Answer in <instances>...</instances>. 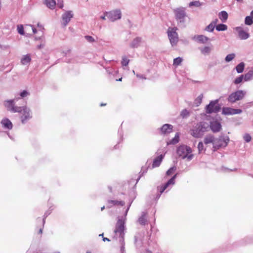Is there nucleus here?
<instances>
[{"instance_id":"obj_37","label":"nucleus","mask_w":253,"mask_h":253,"mask_svg":"<svg viewBox=\"0 0 253 253\" xmlns=\"http://www.w3.org/2000/svg\"><path fill=\"white\" fill-rule=\"evenodd\" d=\"M182 61V58L178 57L173 60V65L177 66L179 65Z\"/></svg>"},{"instance_id":"obj_27","label":"nucleus","mask_w":253,"mask_h":253,"mask_svg":"<svg viewBox=\"0 0 253 253\" xmlns=\"http://www.w3.org/2000/svg\"><path fill=\"white\" fill-rule=\"evenodd\" d=\"M228 13L225 11H222L218 13V17L222 22H225L228 18Z\"/></svg>"},{"instance_id":"obj_18","label":"nucleus","mask_w":253,"mask_h":253,"mask_svg":"<svg viewBox=\"0 0 253 253\" xmlns=\"http://www.w3.org/2000/svg\"><path fill=\"white\" fill-rule=\"evenodd\" d=\"M215 141V138L212 134L207 135L204 138L203 142L206 145L209 144H212V150H214V143Z\"/></svg>"},{"instance_id":"obj_48","label":"nucleus","mask_w":253,"mask_h":253,"mask_svg":"<svg viewBox=\"0 0 253 253\" xmlns=\"http://www.w3.org/2000/svg\"><path fill=\"white\" fill-rule=\"evenodd\" d=\"M84 38L88 42L90 43L93 42L95 41L94 39L92 37L90 36H85L84 37Z\"/></svg>"},{"instance_id":"obj_21","label":"nucleus","mask_w":253,"mask_h":253,"mask_svg":"<svg viewBox=\"0 0 253 253\" xmlns=\"http://www.w3.org/2000/svg\"><path fill=\"white\" fill-rule=\"evenodd\" d=\"M164 157V155L163 154H161L160 156L156 157L153 161L152 167L156 168L159 167Z\"/></svg>"},{"instance_id":"obj_31","label":"nucleus","mask_w":253,"mask_h":253,"mask_svg":"<svg viewBox=\"0 0 253 253\" xmlns=\"http://www.w3.org/2000/svg\"><path fill=\"white\" fill-rule=\"evenodd\" d=\"M216 30L218 31H223L227 29V26L223 24H219L216 26Z\"/></svg>"},{"instance_id":"obj_54","label":"nucleus","mask_w":253,"mask_h":253,"mask_svg":"<svg viewBox=\"0 0 253 253\" xmlns=\"http://www.w3.org/2000/svg\"><path fill=\"white\" fill-rule=\"evenodd\" d=\"M43 47H44L43 44H40V45H38L37 46V48L39 49H41V48H43Z\"/></svg>"},{"instance_id":"obj_14","label":"nucleus","mask_w":253,"mask_h":253,"mask_svg":"<svg viewBox=\"0 0 253 253\" xmlns=\"http://www.w3.org/2000/svg\"><path fill=\"white\" fill-rule=\"evenodd\" d=\"M73 17V14L72 11H67L62 15L63 22L62 23L63 27H66L71 18Z\"/></svg>"},{"instance_id":"obj_56","label":"nucleus","mask_w":253,"mask_h":253,"mask_svg":"<svg viewBox=\"0 0 253 253\" xmlns=\"http://www.w3.org/2000/svg\"><path fill=\"white\" fill-rule=\"evenodd\" d=\"M103 241L104 242H105L106 241H110V240L109 238H105V237H103Z\"/></svg>"},{"instance_id":"obj_4","label":"nucleus","mask_w":253,"mask_h":253,"mask_svg":"<svg viewBox=\"0 0 253 253\" xmlns=\"http://www.w3.org/2000/svg\"><path fill=\"white\" fill-rule=\"evenodd\" d=\"M210 130L209 124L205 122L197 124L190 131V134L195 138L201 137L205 132Z\"/></svg>"},{"instance_id":"obj_29","label":"nucleus","mask_w":253,"mask_h":253,"mask_svg":"<svg viewBox=\"0 0 253 253\" xmlns=\"http://www.w3.org/2000/svg\"><path fill=\"white\" fill-rule=\"evenodd\" d=\"M244 80L246 82L251 81L253 79V69L250 70L244 76Z\"/></svg>"},{"instance_id":"obj_32","label":"nucleus","mask_w":253,"mask_h":253,"mask_svg":"<svg viewBox=\"0 0 253 253\" xmlns=\"http://www.w3.org/2000/svg\"><path fill=\"white\" fill-rule=\"evenodd\" d=\"M253 23V17L250 16H247L245 19V24L247 25L250 26Z\"/></svg>"},{"instance_id":"obj_51","label":"nucleus","mask_w":253,"mask_h":253,"mask_svg":"<svg viewBox=\"0 0 253 253\" xmlns=\"http://www.w3.org/2000/svg\"><path fill=\"white\" fill-rule=\"evenodd\" d=\"M0 47L2 49H6L9 48V45H0Z\"/></svg>"},{"instance_id":"obj_25","label":"nucleus","mask_w":253,"mask_h":253,"mask_svg":"<svg viewBox=\"0 0 253 253\" xmlns=\"http://www.w3.org/2000/svg\"><path fill=\"white\" fill-rule=\"evenodd\" d=\"M179 136L178 133H176L174 138L172 139L167 141V145H169L171 144H175L179 142Z\"/></svg>"},{"instance_id":"obj_1","label":"nucleus","mask_w":253,"mask_h":253,"mask_svg":"<svg viewBox=\"0 0 253 253\" xmlns=\"http://www.w3.org/2000/svg\"><path fill=\"white\" fill-rule=\"evenodd\" d=\"M20 99V97H14L13 99L5 100L3 105L11 112L19 113L21 123L25 124L32 118L33 114L31 110L27 106H18L16 105Z\"/></svg>"},{"instance_id":"obj_11","label":"nucleus","mask_w":253,"mask_h":253,"mask_svg":"<svg viewBox=\"0 0 253 253\" xmlns=\"http://www.w3.org/2000/svg\"><path fill=\"white\" fill-rule=\"evenodd\" d=\"M220 107L217 104V100L211 101L206 107V112L209 114L217 113L219 111Z\"/></svg>"},{"instance_id":"obj_6","label":"nucleus","mask_w":253,"mask_h":253,"mask_svg":"<svg viewBox=\"0 0 253 253\" xmlns=\"http://www.w3.org/2000/svg\"><path fill=\"white\" fill-rule=\"evenodd\" d=\"M229 141V138L227 136L221 135L217 138H215L214 143V150L215 151L220 147H226Z\"/></svg>"},{"instance_id":"obj_28","label":"nucleus","mask_w":253,"mask_h":253,"mask_svg":"<svg viewBox=\"0 0 253 253\" xmlns=\"http://www.w3.org/2000/svg\"><path fill=\"white\" fill-rule=\"evenodd\" d=\"M44 3L50 9H53L56 5L55 0H44Z\"/></svg>"},{"instance_id":"obj_63","label":"nucleus","mask_w":253,"mask_h":253,"mask_svg":"<svg viewBox=\"0 0 253 253\" xmlns=\"http://www.w3.org/2000/svg\"><path fill=\"white\" fill-rule=\"evenodd\" d=\"M99 236H102V237H103V233L99 234Z\"/></svg>"},{"instance_id":"obj_16","label":"nucleus","mask_w":253,"mask_h":253,"mask_svg":"<svg viewBox=\"0 0 253 253\" xmlns=\"http://www.w3.org/2000/svg\"><path fill=\"white\" fill-rule=\"evenodd\" d=\"M173 126L170 124H165L160 128V133L167 135L172 131Z\"/></svg>"},{"instance_id":"obj_5","label":"nucleus","mask_w":253,"mask_h":253,"mask_svg":"<svg viewBox=\"0 0 253 253\" xmlns=\"http://www.w3.org/2000/svg\"><path fill=\"white\" fill-rule=\"evenodd\" d=\"M192 149L185 145H181L177 147L176 153L177 155L182 159H187V161H191L194 157L192 154Z\"/></svg>"},{"instance_id":"obj_17","label":"nucleus","mask_w":253,"mask_h":253,"mask_svg":"<svg viewBox=\"0 0 253 253\" xmlns=\"http://www.w3.org/2000/svg\"><path fill=\"white\" fill-rule=\"evenodd\" d=\"M3 128L4 129L10 130L12 128L13 125L11 122L6 118H3L0 122Z\"/></svg>"},{"instance_id":"obj_23","label":"nucleus","mask_w":253,"mask_h":253,"mask_svg":"<svg viewBox=\"0 0 253 253\" xmlns=\"http://www.w3.org/2000/svg\"><path fill=\"white\" fill-rule=\"evenodd\" d=\"M31 61V58L30 55L28 54L23 55L21 59V63L22 65H26L29 64Z\"/></svg>"},{"instance_id":"obj_55","label":"nucleus","mask_w":253,"mask_h":253,"mask_svg":"<svg viewBox=\"0 0 253 253\" xmlns=\"http://www.w3.org/2000/svg\"><path fill=\"white\" fill-rule=\"evenodd\" d=\"M104 67L106 69V72L110 74V68L109 67H106L105 66H104Z\"/></svg>"},{"instance_id":"obj_15","label":"nucleus","mask_w":253,"mask_h":253,"mask_svg":"<svg viewBox=\"0 0 253 253\" xmlns=\"http://www.w3.org/2000/svg\"><path fill=\"white\" fill-rule=\"evenodd\" d=\"M242 112L241 109H233L230 107H224L222 109V114L227 115L239 114Z\"/></svg>"},{"instance_id":"obj_26","label":"nucleus","mask_w":253,"mask_h":253,"mask_svg":"<svg viewBox=\"0 0 253 253\" xmlns=\"http://www.w3.org/2000/svg\"><path fill=\"white\" fill-rule=\"evenodd\" d=\"M141 42V38L137 37L132 41L130 43V46L133 48H136L139 46Z\"/></svg>"},{"instance_id":"obj_19","label":"nucleus","mask_w":253,"mask_h":253,"mask_svg":"<svg viewBox=\"0 0 253 253\" xmlns=\"http://www.w3.org/2000/svg\"><path fill=\"white\" fill-rule=\"evenodd\" d=\"M122 12L120 9H116L112 11V22L120 19Z\"/></svg>"},{"instance_id":"obj_42","label":"nucleus","mask_w":253,"mask_h":253,"mask_svg":"<svg viewBox=\"0 0 253 253\" xmlns=\"http://www.w3.org/2000/svg\"><path fill=\"white\" fill-rule=\"evenodd\" d=\"M129 60L127 58L126 56H124L122 58V65L123 66H126L128 64Z\"/></svg>"},{"instance_id":"obj_35","label":"nucleus","mask_w":253,"mask_h":253,"mask_svg":"<svg viewBox=\"0 0 253 253\" xmlns=\"http://www.w3.org/2000/svg\"><path fill=\"white\" fill-rule=\"evenodd\" d=\"M198 149L199 153H201L203 151L205 152L206 151V148H205L204 146V142H199L198 144Z\"/></svg>"},{"instance_id":"obj_38","label":"nucleus","mask_w":253,"mask_h":253,"mask_svg":"<svg viewBox=\"0 0 253 253\" xmlns=\"http://www.w3.org/2000/svg\"><path fill=\"white\" fill-rule=\"evenodd\" d=\"M29 94V93L27 90H23L22 92H20L19 95H20V99L19 100H22L21 98H24L26 96H27ZM15 97H19V96H15Z\"/></svg>"},{"instance_id":"obj_22","label":"nucleus","mask_w":253,"mask_h":253,"mask_svg":"<svg viewBox=\"0 0 253 253\" xmlns=\"http://www.w3.org/2000/svg\"><path fill=\"white\" fill-rule=\"evenodd\" d=\"M201 53L204 55H209L212 50V47L209 46L199 48Z\"/></svg>"},{"instance_id":"obj_7","label":"nucleus","mask_w":253,"mask_h":253,"mask_svg":"<svg viewBox=\"0 0 253 253\" xmlns=\"http://www.w3.org/2000/svg\"><path fill=\"white\" fill-rule=\"evenodd\" d=\"M177 28L176 27L169 28L168 30V35L170 44L172 46L176 45L178 42V36L176 33Z\"/></svg>"},{"instance_id":"obj_58","label":"nucleus","mask_w":253,"mask_h":253,"mask_svg":"<svg viewBox=\"0 0 253 253\" xmlns=\"http://www.w3.org/2000/svg\"><path fill=\"white\" fill-rule=\"evenodd\" d=\"M39 233L40 234H42V228H41L40 230H39Z\"/></svg>"},{"instance_id":"obj_34","label":"nucleus","mask_w":253,"mask_h":253,"mask_svg":"<svg viewBox=\"0 0 253 253\" xmlns=\"http://www.w3.org/2000/svg\"><path fill=\"white\" fill-rule=\"evenodd\" d=\"M202 5V3L198 0L191 1L189 4V5L190 7L195 6V7H200Z\"/></svg>"},{"instance_id":"obj_43","label":"nucleus","mask_w":253,"mask_h":253,"mask_svg":"<svg viewBox=\"0 0 253 253\" xmlns=\"http://www.w3.org/2000/svg\"><path fill=\"white\" fill-rule=\"evenodd\" d=\"M17 31L19 34L21 35H24V30L23 25H20L17 26Z\"/></svg>"},{"instance_id":"obj_40","label":"nucleus","mask_w":253,"mask_h":253,"mask_svg":"<svg viewBox=\"0 0 253 253\" xmlns=\"http://www.w3.org/2000/svg\"><path fill=\"white\" fill-rule=\"evenodd\" d=\"M52 209H50V208L43 215V218L42 219L43 226L44 225L45 222V218L51 213Z\"/></svg>"},{"instance_id":"obj_39","label":"nucleus","mask_w":253,"mask_h":253,"mask_svg":"<svg viewBox=\"0 0 253 253\" xmlns=\"http://www.w3.org/2000/svg\"><path fill=\"white\" fill-rule=\"evenodd\" d=\"M214 28V24L210 23L208 26L206 27L205 30L209 32H211L213 31Z\"/></svg>"},{"instance_id":"obj_53","label":"nucleus","mask_w":253,"mask_h":253,"mask_svg":"<svg viewBox=\"0 0 253 253\" xmlns=\"http://www.w3.org/2000/svg\"><path fill=\"white\" fill-rule=\"evenodd\" d=\"M136 76L139 78H141V79H146V78H145L142 75H140V74H137L136 75Z\"/></svg>"},{"instance_id":"obj_59","label":"nucleus","mask_w":253,"mask_h":253,"mask_svg":"<svg viewBox=\"0 0 253 253\" xmlns=\"http://www.w3.org/2000/svg\"><path fill=\"white\" fill-rule=\"evenodd\" d=\"M105 105H106V104H105V103H101V104H100V106L101 107H102V106H105Z\"/></svg>"},{"instance_id":"obj_3","label":"nucleus","mask_w":253,"mask_h":253,"mask_svg":"<svg viewBox=\"0 0 253 253\" xmlns=\"http://www.w3.org/2000/svg\"><path fill=\"white\" fill-rule=\"evenodd\" d=\"M114 240L118 241L120 246V252L121 253H126L125 251V227L124 220L123 218H120L116 224L115 230H114Z\"/></svg>"},{"instance_id":"obj_52","label":"nucleus","mask_w":253,"mask_h":253,"mask_svg":"<svg viewBox=\"0 0 253 253\" xmlns=\"http://www.w3.org/2000/svg\"><path fill=\"white\" fill-rule=\"evenodd\" d=\"M135 242L137 243L139 241L141 240V238H139L137 235H135L134 237Z\"/></svg>"},{"instance_id":"obj_8","label":"nucleus","mask_w":253,"mask_h":253,"mask_svg":"<svg viewBox=\"0 0 253 253\" xmlns=\"http://www.w3.org/2000/svg\"><path fill=\"white\" fill-rule=\"evenodd\" d=\"M173 12L177 22L183 24L185 22V18L186 16L185 8L183 7L177 8L173 10Z\"/></svg>"},{"instance_id":"obj_2","label":"nucleus","mask_w":253,"mask_h":253,"mask_svg":"<svg viewBox=\"0 0 253 253\" xmlns=\"http://www.w3.org/2000/svg\"><path fill=\"white\" fill-rule=\"evenodd\" d=\"M125 201L121 199H116L115 198H112V213L120 214L118 215L117 218V222L115 224L114 230L115 229L118 220L122 218H123L124 220L125 230L126 229L125 223L126 216L127 215V212L129 210L130 205H129V206L126 210H125Z\"/></svg>"},{"instance_id":"obj_13","label":"nucleus","mask_w":253,"mask_h":253,"mask_svg":"<svg viewBox=\"0 0 253 253\" xmlns=\"http://www.w3.org/2000/svg\"><path fill=\"white\" fill-rule=\"evenodd\" d=\"M234 29L238 33V37L240 40H245L250 37L249 33L245 31L243 27H237Z\"/></svg>"},{"instance_id":"obj_36","label":"nucleus","mask_w":253,"mask_h":253,"mask_svg":"<svg viewBox=\"0 0 253 253\" xmlns=\"http://www.w3.org/2000/svg\"><path fill=\"white\" fill-rule=\"evenodd\" d=\"M235 57V54L234 53H231L228 54L225 58V60L227 62H229L232 61Z\"/></svg>"},{"instance_id":"obj_46","label":"nucleus","mask_w":253,"mask_h":253,"mask_svg":"<svg viewBox=\"0 0 253 253\" xmlns=\"http://www.w3.org/2000/svg\"><path fill=\"white\" fill-rule=\"evenodd\" d=\"M243 138H244V140L246 142H250L251 140V139H252V137H251V135L249 134H248V133L245 134L244 135Z\"/></svg>"},{"instance_id":"obj_60","label":"nucleus","mask_w":253,"mask_h":253,"mask_svg":"<svg viewBox=\"0 0 253 253\" xmlns=\"http://www.w3.org/2000/svg\"><path fill=\"white\" fill-rule=\"evenodd\" d=\"M251 16L253 18V10L251 12Z\"/></svg>"},{"instance_id":"obj_10","label":"nucleus","mask_w":253,"mask_h":253,"mask_svg":"<svg viewBox=\"0 0 253 253\" xmlns=\"http://www.w3.org/2000/svg\"><path fill=\"white\" fill-rule=\"evenodd\" d=\"M176 176L177 174H175L170 179H169L167 183H166L164 185L158 187V190L159 192L160 193V194L163 193L164 191L167 189L169 190L171 188L172 186L175 184V179L176 177Z\"/></svg>"},{"instance_id":"obj_45","label":"nucleus","mask_w":253,"mask_h":253,"mask_svg":"<svg viewBox=\"0 0 253 253\" xmlns=\"http://www.w3.org/2000/svg\"><path fill=\"white\" fill-rule=\"evenodd\" d=\"M180 115L183 118H186L189 116V112L186 109H184L181 112Z\"/></svg>"},{"instance_id":"obj_24","label":"nucleus","mask_w":253,"mask_h":253,"mask_svg":"<svg viewBox=\"0 0 253 253\" xmlns=\"http://www.w3.org/2000/svg\"><path fill=\"white\" fill-rule=\"evenodd\" d=\"M194 38L202 43H205L209 40V38L204 35H198L194 37Z\"/></svg>"},{"instance_id":"obj_30","label":"nucleus","mask_w":253,"mask_h":253,"mask_svg":"<svg viewBox=\"0 0 253 253\" xmlns=\"http://www.w3.org/2000/svg\"><path fill=\"white\" fill-rule=\"evenodd\" d=\"M245 64L243 62H241L236 67V70L237 73H241L243 72Z\"/></svg>"},{"instance_id":"obj_41","label":"nucleus","mask_w":253,"mask_h":253,"mask_svg":"<svg viewBox=\"0 0 253 253\" xmlns=\"http://www.w3.org/2000/svg\"><path fill=\"white\" fill-rule=\"evenodd\" d=\"M243 79H244V75H241L234 80V83L236 84H239L243 81Z\"/></svg>"},{"instance_id":"obj_64","label":"nucleus","mask_w":253,"mask_h":253,"mask_svg":"<svg viewBox=\"0 0 253 253\" xmlns=\"http://www.w3.org/2000/svg\"><path fill=\"white\" fill-rule=\"evenodd\" d=\"M7 134H8V135L10 139H12V137H11L9 135V133H8V132L7 133Z\"/></svg>"},{"instance_id":"obj_62","label":"nucleus","mask_w":253,"mask_h":253,"mask_svg":"<svg viewBox=\"0 0 253 253\" xmlns=\"http://www.w3.org/2000/svg\"><path fill=\"white\" fill-rule=\"evenodd\" d=\"M104 209H105V206H103V207H102L101 208V211H103Z\"/></svg>"},{"instance_id":"obj_57","label":"nucleus","mask_w":253,"mask_h":253,"mask_svg":"<svg viewBox=\"0 0 253 253\" xmlns=\"http://www.w3.org/2000/svg\"><path fill=\"white\" fill-rule=\"evenodd\" d=\"M217 19H215L214 21H213L212 22H211V23H214V27L215 26V25L217 23Z\"/></svg>"},{"instance_id":"obj_33","label":"nucleus","mask_w":253,"mask_h":253,"mask_svg":"<svg viewBox=\"0 0 253 253\" xmlns=\"http://www.w3.org/2000/svg\"><path fill=\"white\" fill-rule=\"evenodd\" d=\"M203 98V95L201 94L196 98L195 100V104L197 106H198L202 103Z\"/></svg>"},{"instance_id":"obj_50","label":"nucleus","mask_w":253,"mask_h":253,"mask_svg":"<svg viewBox=\"0 0 253 253\" xmlns=\"http://www.w3.org/2000/svg\"><path fill=\"white\" fill-rule=\"evenodd\" d=\"M27 26H29V27H31L32 28L33 32L34 34H35V33H37L36 29L35 27H34L32 25H27Z\"/></svg>"},{"instance_id":"obj_20","label":"nucleus","mask_w":253,"mask_h":253,"mask_svg":"<svg viewBox=\"0 0 253 253\" xmlns=\"http://www.w3.org/2000/svg\"><path fill=\"white\" fill-rule=\"evenodd\" d=\"M138 221L139 223L142 225H145L147 224V213L146 212H142L141 216L138 218Z\"/></svg>"},{"instance_id":"obj_12","label":"nucleus","mask_w":253,"mask_h":253,"mask_svg":"<svg viewBox=\"0 0 253 253\" xmlns=\"http://www.w3.org/2000/svg\"><path fill=\"white\" fill-rule=\"evenodd\" d=\"M209 126L210 129H211L214 133L218 132L222 129L221 123L217 119H212V120L210 122Z\"/></svg>"},{"instance_id":"obj_9","label":"nucleus","mask_w":253,"mask_h":253,"mask_svg":"<svg viewBox=\"0 0 253 253\" xmlns=\"http://www.w3.org/2000/svg\"><path fill=\"white\" fill-rule=\"evenodd\" d=\"M246 94L244 90H239L230 94L228 98V102L234 103L236 101L242 99Z\"/></svg>"},{"instance_id":"obj_61","label":"nucleus","mask_w":253,"mask_h":253,"mask_svg":"<svg viewBox=\"0 0 253 253\" xmlns=\"http://www.w3.org/2000/svg\"><path fill=\"white\" fill-rule=\"evenodd\" d=\"M122 78H120L119 80H117H117H116V81H122Z\"/></svg>"},{"instance_id":"obj_49","label":"nucleus","mask_w":253,"mask_h":253,"mask_svg":"<svg viewBox=\"0 0 253 253\" xmlns=\"http://www.w3.org/2000/svg\"><path fill=\"white\" fill-rule=\"evenodd\" d=\"M57 6L60 8L63 7V1L62 0H58Z\"/></svg>"},{"instance_id":"obj_44","label":"nucleus","mask_w":253,"mask_h":253,"mask_svg":"<svg viewBox=\"0 0 253 253\" xmlns=\"http://www.w3.org/2000/svg\"><path fill=\"white\" fill-rule=\"evenodd\" d=\"M106 18L111 19V13L110 12H106L104 15L100 16V18L103 20H105Z\"/></svg>"},{"instance_id":"obj_47","label":"nucleus","mask_w":253,"mask_h":253,"mask_svg":"<svg viewBox=\"0 0 253 253\" xmlns=\"http://www.w3.org/2000/svg\"><path fill=\"white\" fill-rule=\"evenodd\" d=\"M176 169L175 167H173L170 168L167 171V175H171L174 171H175Z\"/></svg>"}]
</instances>
